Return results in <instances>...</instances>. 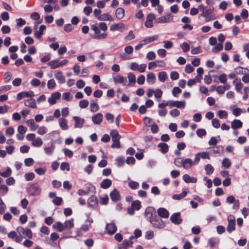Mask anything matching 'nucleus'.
<instances>
[{
  "label": "nucleus",
  "instance_id": "f257e3e1",
  "mask_svg": "<svg viewBox=\"0 0 249 249\" xmlns=\"http://www.w3.org/2000/svg\"><path fill=\"white\" fill-rule=\"evenodd\" d=\"M144 214L154 227L161 229L165 227L164 222L156 215V212L154 208L151 207L146 208Z\"/></svg>",
  "mask_w": 249,
  "mask_h": 249
},
{
  "label": "nucleus",
  "instance_id": "f03ea898",
  "mask_svg": "<svg viewBox=\"0 0 249 249\" xmlns=\"http://www.w3.org/2000/svg\"><path fill=\"white\" fill-rule=\"evenodd\" d=\"M17 231L20 236L24 237H27L29 239H31L32 238L33 233L29 229L23 228V227L19 226L17 228Z\"/></svg>",
  "mask_w": 249,
  "mask_h": 249
},
{
  "label": "nucleus",
  "instance_id": "7ed1b4c3",
  "mask_svg": "<svg viewBox=\"0 0 249 249\" xmlns=\"http://www.w3.org/2000/svg\"><path fill=\"white\" fill-rule=\"evenodd\" d=\"M222 147L220 146L213 147L209 148L208 151L197 153L196 156H212L214 154L219 153Z\"/></svg>",
  "mask_w": 249,
  "mask_h": 249
},
{
  "label": "nucleus",
  "instance_id": "20e7f679",
  "mask_svg": "<svg viewBox=\"0 0 249 249\" xmlns=\"http://www.w3.org/2000/svg\"><path fill=\"white\" fill-rule=\"evenodd\" d=\"M146 64H139L137 62H132L130 65V69L134 71H138L140 72H143L146 68Z\"/></svg>",
  "mask_w": 249,
  "mask_h": 249
},
{
  "label": "nucleus",
  "instance_id": "39448f33",
  "mask_svg": "<svg viewBox=\"0 0 249 249\" xmlns=\"http://www.w3.org/2000/svg\"><path fill=\"white\" fill-rule=\"evenodd\" d=\"M213 12V10L210 8L205 11H204L201 15V16L205 18V21L206 22H208L215 19V18L212 15Z\"/></svg>",
  "mask_w": 249,
  "mask_h": 249
},
{
  "label": "nucleus",
  "instance_id": "423d86ee",
  "mask_svg": "<svg viewBox=\"0 0 249 249\" xmlns=\"http://www.w3.org/2000/svg\"><path fill=\"white\" fill-rule=\"evenodd\" d=\"M41 192V187L37 184H33L29 188V193L32 196H38Z\"/></svg>",
  "mask_w": 249,
  "mask_h": 249
},
{
  "label": "nucleus",
  "instance_id": "0eeeda50",
  "mask_svg": "<svg viewBox=\"0 0 249 249\" xmlns=\"http://www.w3.org/2000/svg\"><path fill=\"white\" fill-rule=\"evenodd\" d=\"M165 64L162 60H156L153 62L149 63L148 68L149 70H151L156 67H163L165 66Z\"/></svg>",
  "mask_w": 249,
  "mask_h": 249
},
{
  "label": "nucleus",
  "instance_id": "6e6552de",
  "mask_svg": "<svg viewBox=\"0 0 249 249\" xmlns=\"http://www.w3.org/2000/svg\"><path fill=\"white\" fill-rule=\"evenodd\" d=\"M34 96L35 94L33 91H22L18 94L17 99L18 100H20L23 98L32 97Z\"/></svg>",
  "mask_w": 249,
  "mask_h": 249
},
{
  "label": "nucleus",
  "instance_id": "1a4fd4ad",
  "mask_svg": "<svg viewBox=\"0 0 249 249\" xmlns=\"http://www.w3.org/2000/svg\"><path fill=\"white\" fill-rule=\"evenodd\" d=\"M155 18V16L153 14H149L145 22V26L147 28H152L153 26V20Z\"/></svg>",
  "mask_w": 249,
  "mask_h": 249
},
{
  "label": "nucleus",
  "instance_id": "9d476101",
  "mask_svg": "<svg viewBox=\"0 0 249 249\" xmlns=\"http://www.w3.org/2000/svg\"><path fill=\"white\" fill-rule=\"evenodd\" d=\"M61 94L59 92H56L51 94V96L48 98V102L51 105H53L56 101L60 97Z\"/></svg>",
  "mask_w": 249,
  "mask_h": 249
},
{
  "label": "nucleus",
  "instance_id": "9b49d317",
  "mask_svg": "<svg viewBox=\"0 0 249 249\" xmlns=\"http://www.w3.org/2000/svg\"><path fill=\"white\" fill-rule=\"evenodd\" d=\"M157 213L160 217L167 218L169 217V212L164 208H159L157 210Z\"/></svg>",
  "mask_w": 249,
  "mask_h": 249
},
{
  "label": "nucleus",
  "instance_id": "f8f14e48",
  "mask_svg": "<svg viewBox=\"0 0 249 249\" xmlns=\"http://www.w3.org/2000/svg\"><path fill=\"white\" fill-rule=\"evenodd\" d=\"M107 233L109 234H114L117 231V227L113 223L107 224L106 227Z\"/></svg>",
  "mask_w": 249,
  "mask_h": 249
},
{
  "label": "nucleus",
  "instance_id": "ddd939ff",
  "mask_svg": "<svg viewBox=\"0 0 249 249\" xmlns=\"http://www.w3.org/2000/svg\"><path fill=\"white\" fill-rule=\"evenodd\" d=\"M73 119L75 121L74 126L76 128L82 127L85 123V120L84 119L81 118L79 117L74 116Z\"/></svg>",
  "mask_w": 249,
  "mask_h": 249
},
{
  "label": "nucleus",
  "instance_id": "4468645a",
  "mask_svg": "<svg viewBox=\"0 0 249 249\" xmlns=\"http://www.w3.org/2000/svg\"><path fill=\"white\" fill-rule=\"evenodd\" d=\"M88 206L91 208H94L97 206L98 200L95 196H91L88 200Z\"/></svg>",
  "mask_w": 249,
  "mask_h": 249
},
{
  "label": "nucleus",
  "instance_id": "2eb2a0df",
  "mask_svg": "<svg viewBox=\"0 0 249 249\" xmlns=\"http://www.w3.org/2000/svg\"><path fill=\"white\" fill-rule=\"evenodd\" d=\"M92 121L95 124H100L103 121V115L98 113L92 117Z\"/></svg>",
  "mask_w": 249,
  "mask_h": 249
},
{
  "label": "nucleus",
  "instance_id": "dca6fc26",
  "mask_svg": "<svg viewBox=\"0 0 249 249\" xmlns=\"http://www.w3.org/2000/svg\"><path fill=\"white\" fill-rule=\"evenodd\" d=\"M88 190H84L83 189H79L78 190L77 193L79 196H85L87 195L89 193V191L91 190L93 192L95 190V188L90 185H89L87 186Z\"/></svg>",
  "mask_w": 249,
  "mask_h": 249
},
{
  "label": "nucleus",
  "instance_id": "f3484780",
  "mask_svg": "<svg viewBox=\"0 0 249 249\" xmlns=\"http://www.w3.org/2000/svg\"><path fill=\"white\" fill-rule=\"evenodd\" d=\"M182 221L180 217V213H175L172 214V223L175 224H180Z\"/></svg>",
  "mask_w": 249,
  "mask_h": 249
},
{
  "label": "nucleus",
  "instance_id": "a211bd4d",
  "mask_svg": "<svg viewBox=\"0 0 249 249\" xmlns=\"http://www.w3.org/2000/svg\"><path fill=\"white\" fill-rule=\"evenodd\" d=\"M183 180L187 183H195L196 182L197 179L196 178L191 177L187 174H185L182 177Z\"/></svg>",
  "mask_w": 249,
  "mask_h": 249
},
{
  "label": "nucleus",
  "instance_id": "6ab92c4d",
  "mask_svg": "<svg viewBox=\"0 0 249 249\" xmlns=\"http://www.w3.org/2000/svg\"><path fill=\"white\" fill-rule=\"evenodd\" d=\"M193 161L189 158L183 160L182 159V164L181 166L185 169H188L190 168L193 165Z\"/></svg>",
  "mask_w": 249,
  "mask_h": 249
},
{
  "label": "nucleus",
  "instance_id": "aec40b11",
  "mask_svg": "<svg viewBox=\"0 0 249 249\" xmlns=\"http://www.w3.org/2000/svg\"><path fill=\"white\" fill-rule=\"evenodd\" d=\"M110 196L111 200L113 201H116L120 199V195L119 192L114 189L110 194Z\"/></svg>",
  "mask_w": 249,
  "mask_h": 249
},
{
  "label": "nucleus",
  "instance_id": "412c9836",
  "mask_svg": "<svg viewBox=\"0 0 249 249\" xmlns=\"http://www.w3.org/2000/svg\"><path fill=\"white\" fill-rule=\"evenodd\" d=\"M63 224L65 230L70 231L74 227V219L73 218H71L69 220H66Z\"/></svg>",
  "mask_w": 249,
  "mask_h": 249
},
{
  "label": "nucleus",
  "instance_id": "4be33fe9",
  "mask_svg": "<svg viewBox=\"0 0 249 249\" xmlns=\"http://www.w3.org/2000/svg\"><path fill=\"white\" fill-rule=\"evenodd\" d=\"M26 124L30 127L31 131H35L38 127V125L36 124L33 119L27 120Z\"/></svg>",
  "mask_w": 249,
  "mask_h": 249
},
{
  "label": "nucleus",
  "instance_id": "5701e85b",
  "mask_svg": "<svg viewBox=\"0 0 249 249\" xmlns=\"http://www.w3.org/2000/svg\"><path fill=\"white\" fill-rule=\"evenodd\" d=\"M242 125L243 123L240 120L235 119L231 123V127L234 130L242 127Z\"/></svg>",
  "mask_w": 249,
  "mask_h": 249
},
{
  "label": "nucleus",
  "instance_id": "b1692460",
  "mask_svg": "<svg viewBox=\"0 0 249 249\" xmlns=\"http://www.w3.org/2000/svg\"><path fill=\"white\" fill-rule=\"evenodd\" d=\"M59 125L61 128L63 130L68 129L69 126L67 124V121L65 118H60L58 120Z\"/></svg>",
  "mask_w": 249,
  "mask_h": 249
},
{
  "label": "nucleus",
  "instance_id": "393cba45",
  "mask_svg": "<svg viewBox=\"0 0 249 249\" xmlns=\"http://www.w3.org/2000/svg\"><path fill=\"white\" fill-rule=\"evenodd\" d=\"M113 80L115 83H124V85L127 82L126 78L119 75H117L115 76H114Z\"/></svg>",
  "mask_w": 249,
  "mask_h": 249
},
{
  "label": "nucleus",
  "instance_id": "a878e982",
  "mask_svg": "<svg viewBox=\"0 0 249 249\" xmlns=\"http://www.w3.org/2000/svg\"><path fill=\"white\" fill-rule=\"evenodd\" d=\"M186 106V102L185 101H172V107H175L179 108H184Z\"/></svg>",
  "mask_w": 249,
  "mask_h": 249
},
{
  "label": "nucleus",
  "instance_id": "bb28decb",
  "mask_svg": "<svg viewBox=\"0 0 249 249\" xmlns=\"http://www.w3.org/2000/svg\"><path fill=\"white\" fill-rule=\"evenodd\" d=\"M100 21H113L114 19L109 13H105L101 15L98 19Z\"/></svg>",
  "mask_w": 249,
  "mask_h": 249
},
{
  "label": "nucleus",
  "instance_id": "cd10ccee",
  "mask_svg": "<svg viewBox=\"0 0 249 249\" xmlns=\"http://www.w3.org/2000/svg\"><path fill=\"white\" fill-rule=\"evenodd\" d=\"M53 227L58 232H62L64 230H65L64 224L59 221L56 222L53 224Z\"/></svg>",
  "mask_w": 249,
  "mask_h": 249
},
{
  "label": "nucleus",
  "instance_id": "c85d7f7f",
  "mask_svg": "<svg viewBox=\"0 0 249 249\" xmlns=\"http://www.w3.org/2000/svg\"><path fill=\"white\" fill-rule=\"evenodd\" d=\"M24 105L28 107L35 108L36 107V101L34 99L31 98L30 99L27 100L24 102Z\"/></svg>",
  "mask_w": 249,
  "mask_h": 249
},
{
  "label": "nucleus",
  "instance_id": "c756f323",
  "mask_svg": "<svg viewBox=\"0 0 249 249\" xmlns=\"http://www.w3.org/2000/svg\"><path fill=\"white\" fill-rule=\"evenodd\" d=\"M125 28L124 25L122 23H120L118 24H113L111 25L110 27V30L112 31H114L115 30H119L121 29H124Z\"/></svg>",
  "mask_w": 249,
  "mask_h": 249
},
{
  "label": "nucleus",
  "instance_id": "7c9ffc66",
  "mask_svg": "<svg viewBox=\"0 0 249 249\" xmlns=\"http://www.w3.org/2000/svg\"><path fill=\"white\" fill-rule=\"evenodd\" d=\"M156 79V77L153 73L150 72L147 74L146 81L148 84H154L155 83Z\"/></svg>",
  "mask_w": 249,
  "mask_h": 249
},
{
  "label": "nucleus",
  "instance_id": "2f4dec72",
  "mask_svg": "<svg viewBox=\"0 0 249 249\" xmlns=\"http://www.w3.org/2000/svg\"><path fill=\"white\" fill-rule=\"evenodd\" d=\"M54 76L59 83L62 84L65 82V77L63 76L62 72L61 71H59L56 72Z\"/></svg>",
  "mask_w": 249,
  "mask_h": 249
},
{
  "label": "nucleus",
  "instance_id": "473e14b6",
  "mask_svg": "<svg viewBox=\"0 0 249 249\" xmlns=\"http://www.w3.org/2000/svg\"><path fill=\"white\" fill-rule=\"evenodd\" d=\"M116 18L118 19H122L124 16V10L122 8H118L115 12Z\"/></svg>",
  "mask_w": 249,
  "mask_h": 249
},
{
  "label": "nucleus",
  "instance_id": "72a5a7b5",
  "mask_svg": "<svg viewBox=\"0 0 249 249\" xmlns=\"http://www.w3.org/2000/svg\"><path fill=\"white\" fill-rule=\"evenodd\" d=\"M111 180L109 179H105L101 183V187L104 189H107L111 186Z\"/></svg>",
  "mask_w": 249,
  "mask_h": 249
},
{
  "label": "nucleus",
  "instance_id": "f704fd0d",
  "mask_svg": "<svg viewBox=\"0 0 249 249\" xmlns=\"http://www.w3.org/2000/svg\"><path fill=\"white\" fill-rule=\"evenodd\" d=\"M188 192V189H186V190H183L182 193H181L180 194L174 195L172 196V198L174 199L180 200L184 198L187 195Z\"/></svg>",
  "mask_w": 249,
  "mask_h": 249
},
{
  "label": "nucleus",
  "instance_id": "c9c22d12",
  "mask_svg": "<svg viewBox=\"0 0 249 249\" xmlns=\"http://www.w3.org/2000/svg\"><path fill=\"white\" fill-rule=\"evenodd\" d=\"M99 109V107L97 103L93 100H91L90 104V110L92 112L97 111Z\"/></svg>",
  "mask_w": 249,
  "mask_h": 249
},
{
  "label": "nucleus",
  "instance_id": "e433bc0d",
  "mask_svg": "<svg viewBox=\"0 0 249 249\" xmlns=\"http://www.w3.org/2000/svg\"><path fill=\"white\" fill-rule=\"evenodd\" d=\"M46 29V26L44 25H41L38 31H36L35 33V36L37 38H40L43 35V32Z\"/></svg>",
  "mask_w": 249,
  "mask_h": 249
},
{
  "label": "nucleus",
  "instance_id": "4c0bfd02",
  "mask_svg": "<svg viewBox=\"0 0 249 249\" xmlns=\"http://www.w3.org/2000/svg\"><path fill=\"white\" fill-rule=\"evenodd\" d=\"M135 210L139 211L141 207V202L139 200L133 201L131 203V206Z\"/></svg>",
  "mask_w": 249,
  "mask_h": 249
},
{
  "label": "nucleus",
  "instance_id": "58836bf2",
  "mask_svg": "<svg viewBox=\"0 0 249 249\" xmlns=\"http://www.w3.org/2000/svg\"><path fill=\"white\" fill-rule=\"evenodd\" d=\"M48 65L51 67L52 69H55L57 68L60 67L59 66V61L58 60H53L48 63Z\"/></svg>",
  "mask_w": 249,
  "mask_h": 249
},
{
  "label": "nucleus",
  "instance_id": "ea45409f",
  "mask_svg": "<svg viewBox=\"0 0 249 249\" xmlns=\"http://www.w3.org/2000/svg\"><path fill=\"white\" fill-rule=\"evenodd\" d=\"M157 22L158 23H167L170 22V15L162 16L157 19Z\"/></svg>",
  "mask_w": 249,
  "mask_h": 249
},
{
  "label": "nucleus",
  "instance_id": "a19ab883",
  "mask_svg": "<svg viewBox=\"0 0 249 249\" xmlns=\"http://www.w3.org/2000/svg\"><path fill=\"white\" fill-rule=\"evenodd\" d=\"M158 39V36H155L152 37H147L143 40H142V43L144 44V45H146L147 44L150 43V42L157 40Z\"/></svg>",
  "mask_w": 249,
  "mask_h": 249
},
{
  "label": "nucleus",
  "instance_id": "79ce46f5",
  "mask_svg": "<svg viewBox=\"0 0 249 249\" xmlns=\"http://www.w3.org/2000/svg\"><path fill=\"white\" fill-rule=\"evenodd\" d=\"M42 140L39 137L35 138V140L32 142V145L36 147H40L42 145Z\"/></svg>",
  "mask_w": 249,
  "mask_h": 249
},
{
  "label": "nucleus",
  "instance_id": "37998d69",
  "mask_svg": "<svg viewBox=\"0 0 249 249\" xmlns=\"http://www.w3.org/2000/svg\"><path fill=\"white\" fill-rule=\"evenodd\" d=\"M133 238H134V236L132 235L129 237V240H124L123 241V244L125 248L131 247L132 245L133 242L131 240Z\"/></svg>",
  "mask_w": 249,
  "mask_h": 249
},
{
  "label": "nucleus",
  "instance_id": "c03bdc74",
  "mask_svg": "<svg viewBox=\"0 0 249 249\" xmlns=\"http://www.w3.org/2000/svg\"><path fill=\"white\" fill-rule=\"evenodd\" d=\"M158 146L160 148V150L163 154L165 153L168 151V147L165 143H160L159 144Z\"/></svg>",
  "mask_w": 249,
  "mask_h": 249
},
{
  "label": "nucleus",
  "instance_id": "a18cd8bd",
  "mask_svg": "<svg viewBox=\"0 0 249 249\" xmlns=\"http://www.w3.org/2000/svg\"><path fill=\"white\" fill-rule=\"evenodd\" d=\"M222 167L228 169L231 165V162L228 158H224L222 161Z\"/></svg>",
  "mask_w": 249,
  "mask_h": 249
},
{
  "label": "nucleus",
  "instance_id": "49530a36",
  "mask_svg": "<svg viewBox=\"0 0 249 249\" xmlns=\"http://www.w3.org/2000/svg\"><path fill=\"white\" fill-rule=\"evenodd\" d=\"M167 78L166 73L164 71L160 72L158 73V78L162 82L165 81Z\"/></svg>",
  "mask_w": 249,
  "mask_h": 249
},
{
  "label": "nucleus",
  "instance_id": "de8ad7c7",
  "mask_svg": "<svg viewBox=\"0 0 249 249\" xmlns=\"http://www.w3.org/2000/svg\"><path fill=\"white\" fill-rule=\"evenodd\" d=\"M242 112L245 113L246 110H242L240 108H238V107L234 108L232 109V114L235 116H236V117L239 116L241 114Z\"/></svg>",
  "mask_w": 249,
  "mask_h": 249
},
{
  "label": "nucleus",
  "instance_id": "09e8293b",
  "mask_svg": "<svg viewBox=\"0 0 249 249\" xmlns=\"http://www.w3.org/2000/svg\"><path fill=\"white\" fill-rule=\"evenodd\" d=\"M109 198L107 195L101 196L100 197V203L102 205H106L107 204Z\"/></svg>",
  "mask_w": 249,
  "mask_h": 249
},
{
  "label": "nucleus",
  "instance_id": "8fccbe9b",
  "mask_svg": "<svg viewBox=\"0 0 249 249\" xmlns=\"http://www.w3.org/2000/svg\"><path fill=\"white\" fill-rule=\"evenodd\" d=\"M235 222H228V225L227 230L228 232H231L235 229Z\"/></svg>",
  "mask_w": 249,
  "mask_h": 249
},
{
  "label": "nucleus",
  "instance_id": "3c124183",
  "mask_svg": "<svg viewBox=\"0 0 249 249\" xmlns=\"http://www.w3.org/2000/svg\"><path fill=\"white\" fill-rule=\"evenodd\" d=\"M120 138H117L115 139H112L113 143L111 145V147L112 148H119L120 147Z\"/></svg>",
  "mask_w": 249,
  "mask_h": 249
},
{
  "label": "nucleus",
  "instance_id": "603ef678",
  "mask_svg": "<svg viewBox=\"0 0 249 249\" xmlns=\"http://www.w3.org/2000/svg\"><path fill=\"white\" fill-rule=\"evenodd\" d=\"M217 114L220 119L226 118L228 117V113L225 110H220L217 112Z\"/></svg>",
  "mask_w": 249,
  "mask_h": 249
},
{
  "label": "nucleus",
  "instance_id": "864d4df0",
  "mask_svg": "<svg viewBox=\"0 0 249 249\" xmlns=\"http://www.w3.org/2000/svg\"><path fill=\"white\" fill-rule=\"evenodd\" d=\"M128 186L133 190H135L138 188L139 187V183L134 181H130L128 182Z\"/></svg>",
  "mask_w": 249,
  "mask_h": 249
},
{
  "label": "nucleus",
  "instance_id": "5fc2aeb1",
  "mask_svg": "<svg viewBox=\"0 0 249 249\" xmlns=\"http://www.w3.org/2000/svg\"><path fill=\"white\" fill-rule=\"evenodd\" d=\"M110 134L111 136L112 140L117 138H121V136L119 134L118 131L116 130H111Z\"/></svg>",
  "mask_w": 249,
  "mask_h": 249
},
{
  "label": "nucleus",
  "instance_id": "6e6d98bb",
  "mask_svg": "<svg viewBox=\"0 0 249 249\" xmlns=\"http://www.w3.org/2000/svg\"><path fill=\"white\" fill-rule=\"evenodd\" d=\"M12 171L9 167H8L7 170L4 172H0V175L3 177H8L11 174Z\"/></svg>",
  "mask_w": 249,
  "mask_h": 249
},
{
  "label": "nucleus",
  "instance_id": "4d7b16f0",
  "mask_svg": "<svg viewBox=\"0 0 249 249\" xmlns=\"http://www.w3.org/2000/svg\"><path fill=\"white\" fill-rule=\"evenodd\" d=\"M56 86V83L54 79H51L47 83V87L49 89H54Z\"/></svg>",
  "mask_w": 249,
  "mask_h": 249
},
{
  "label": "nucleus",
  "instance_id": "13d9d810",
  "mask_svg": "<svg viewBox=\"0 0 249 249\" xmlns=\"http://www.w3.org/2000/svg\"><path fill=\"white\" fill-rule=\"evenodd\" d=\"M205 170L207 174L211 175L213 173L214 169L211 165L208 164L206 166Z\"/></svg>",
  "mask_w": 249,
  "mask_h": 249
},
{
  "label": "nucleus",
  "instance_id": "bf43d9fd",
  "mask_svg": "<svg viewBox=\"0 0 249 249\" xmlns=\"http://www.w3.org/2000/svg\"><path fill=\"white\" fill-rule=\"evenodd\" d=\"M156 58V54L153 52H149L146 54V58L149 60H153Z\"/></svg>",
  "mask_w": 249,
  "mask_h": 249
},
{
  "label": "nucleus",
  "instance_id": "052dcab7",
  "mask_svg": "<svg viewBox=\"0 0 249 249\" xmlns=\"http://www.w3.org/2000/svg\"><path fill=\"white\" fill-rule=\"evenodd\" d=\"M89 104V101L87 100H82L79 102V106L82 108H86Z\"/></svg>",
  "mask_w": 249,
  "mask_h": 249
},
{
  "label": "nucleus",
  "instance_id": "680f3d73",
  "mask_svg": "<svg viewBox=\"0 0 249 249\" xmlns=\"http://www.w3.org/2000/svg\"><path fill=\"white\" fill-rule=\"evenodd\" d=\"M27 131V128L22 125H19L18 128V133L24 135Z\"/></svg>",
  "mask_w": 249,
  "mask_h": 249
},
{
  "label": "nucleus",
  "instance_id": "e2e57ef3",
  "mask_svg": "<svg viewBox=\"0 0 249 249\" xmlns=\"http://www.w3.org/2000/svg\"><path fill=\"white\" fill-rule=\"evenodd\" d=\"M223 48V46L222 43H219L213 49V52L214 53H217L218 52L221 51Z\"/></svg>",
  "mask_w": 249,
  "mask_h": 249
},
{
  "label": "nucleus",
  "instance_id": "0e129e2a",
  "mask_svg": "<svg viewBox=\"0 0 249 249\" xmlns=\"http://www.w3.org/2000/svg\"><path fill=\"white\" fill-rule=\"evenodd\" d=\"M196 133L199 137L201 138L206 135V131L204 129H198Z\"/></svg>",
  "mask_w": 249,
  "mask_h": 249
},
{
  "label": "nucleus",
  "instance_id": "69168bd1",
  "mask_svg": "<svg viewBox=\"0 0 249 249\" xmlns=\"http://www.w3.org/2000/svg\"><path fill=\"white\" fill-rule=\"evenodd\" d=\"M54 204L57 206H59L62 202V198L60 197H55L53 200Z\"/></svg>",
  "mask_w": 249,
  "mask_h": 249
},
{
  "label": "nucleus",
  "instance_id": "338daca9",
  "mask_svg": "<svg viewBox=\"0 0 249 249\" xmlns=\"http://www.w3.org/2000/svg\"><path fill=\"white\" fill-rule=\"evenodd\" d=\"M180 47L182 48V49L184 52H187L190 49V46H189V44L187 42H183L180 45Z\"/></svg>",
  "mask_w": 249,
  "mask_h": 249
},
{
  "label": "nucleus",
  "instance_id": "774afa93",
  "mask_svg": "<svg viewBox=\"0 0 249 249\" xmlns=\"http://www.w3.org/2000/svg\"><path fill=\"white\" fill-rule=\"evenodd\" d=\"M25 179L27 181L32 180L35 178V175L33 173H28L25 175Z\"/></svg>",
  "mask_w": 249,
  "mask_h": 249
}]
</instances>
